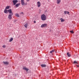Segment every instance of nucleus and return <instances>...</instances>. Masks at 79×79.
I'll use <instances>...</instances> for the list:
<instances>
[{"label": "nucleus", "instance_id": "423d86ee", "mask_svg": "<svg viewBox=\"0 0 79 79\" xmlns=\"http://www.w3.org/2000/svg\"><path fill=\"white\" fill-rule=\"evenodd\" d=\"M13 3L14 5H15L16 3L18 2V0H14L13 1Z\"/></svg>", "mask_w": 79, "mask_h": 79}, {"label": "nucleus", "instance_id": "dca6fc26", "mask_svg": "<svg viewBox=\"0 0 79 79\" xmlns=\"http://www.w3.org/2000/svg\"><path fill=\"white\" fill-rule=\"evenodd\" d=\"M10 8V6H7L6 7V10L8 9H9V8Z\"/></svg>", "mask_w": 79, "mask_h": 79}, {"label": "nucleus", "instance_id": "a211bd4d", "mask_svg": "<svg viewBox=\"0 0 79 79\" xmlns=\"http://www.w3.org/2000/svg\"><path fill=\"white\" fill-rule=\"evenodd\" d=\"M67 55L69 56V57H70L71 56V54L69 53V52H68L67 53Z\"/></svg>", "mask_w": 79, "mask_h": 79}, {"label": "nucleus", "instance_id": "0eeeda50", "mask_svg": "<svg viewBox=\"0 0 79 79\" xmlns=\"http://www.w3.org/2000/svg\"><path fill=\"white\" fill-rule=\"evenodd\" d=\"M37 6L38 7H40L41 6V4L40 2L38 1L37 2Z\"/></svg>", "mask_w": 79, "mask_h": 79}, {"label": "nucleus", "instance_id": "393cba45", "mask_svg": "<svg viewBox=\"0 0 79 79\" xmlns=\"http://www.w3.org/2000/svg\"><path fill=\"white\" fill-rule=\"evenodd\" d=\"M26 2H29L30 1V0H26Z\"/></svg>", "mask_w": 79, "mask_h": 79}, {"label": "nucleus", "instance_id": "f3484780", "mask_svg": "<svg viewBox=\"0 0 79 79\" xmlns=\"http://www.w3.org/2000/svg\"><path fill=\"white\" fill-rule=\"evenodd\" d=\"M3 63L5 64H9V62H3Z\"/></svg>", "mask_w": 79, "mask_h": 79}, {"label": "nucleus", "instance_id": "39448f33", "mask_svg": "<svg viewBox=\"0 0 79 79\" xmlns=\"http://www.w3.org/2000/svg\"><path fill=\"white\" fill-rule=\"evenodd\" d=\"M13 14H10L9 15L8 18L9 19H12V16H13Z\"/></svg>", "mask_w": 79, "mask_h": 79}, {"label": "nucleus", "instance_id": "6ab92c4d", "mask_svg": "<svg viewBox=\"0 0 79 79\" xmlns=\"http://www.w3.org/2000/svg\"><path fill=\"white\" fill-rule=\"evenodd\" d=\"M41 66L42 67H46V65L45 64H42L41 65Z\"/></svg>", "mask_w": 79, "mask_h": 79}, {"label": "nucleus", "instance_id": "1a4fd4ad", "mask_svg": "<svg viewBox=\"0 0 79 79\" xmlns=\"http://www.w3.org/2000/svg\"><path fill=\"white\" fill-rule=\"evenodd\" d=\"M4 13L7 14V13H8V10H7L6 9H5L4 11Z\"/></svg>", "mask_w": 79, "mask_h": 79}, {"label": "nucleus", "instance_id": "4be33fe9", "mask_svg": "<svg viewBox=\"0 0 79 79\" xmlns=\"http://www.w3.org/2000/svg\"><path fill=\"white\" fill-rule=\"evenodd\" d=\"M55 52V50H53L51 51L50 52V53H53V52Z\"/></svg>", "mask_w": 79, "mask_h": 79}, {"label": "nucleus", "instance_id": "5701e85b", "mask_svg": "<svg viewBox=\"0 0 79 79\" xmlns=\"http://www.w3.org/2000/svg\"><path fill=\"white\" fill-rule=\"evenodd\" d=\"M2 48H5L6 47V45H4L3 46H2Z\"/></svg>", "mask_w": 79, "mask_h": 79}, {"label": "nucleus", "instance_id": "f03ea898", "mask_svg": "<svg viewBox=\"0 0 79 79\" xmlns=\"http://www.w3.org/2000/svg\"><path fill=\"white\" fill-rule=\"evenodd\" d=\"M47 27V24L44 23L42 24L41 26V27Z\"/></svg>", "mask_w": 79, "mask_h": 79}, {"label": "nucleus", "instance_id": "6e6552de", "mask_svg": "<svg viewBox=\"0 0 79 79\" xmlns=\"http://www.w3.org/2000/svg\"><path fill=\"white\" fill-rule=\"evenodd\" d=\"M23 69H24V70H25V71H26L27 72L28 71H29V69L26 68V67H23Z\"/></svg>", "mask_w": 79, "mask_h": 79}, {"label": "nucleus", "instance_id": "20e7f679", "mask_svg": "<svg viewBox=\"0 0 79 79\" xmlns=\"http://www.w3.org/2000/svg\"><path fill=\"white\" fill-rule=\"evenodd\" d=\"M8 12H9V14H13V12H12V10L11 9H9L7 10Z\"/></svg>", "mask_w": 79, "mask_h": 79}, {"label": "nucleus", "instance_id": "f257e3e1", "mask_svg": "<svg viewBox=\"0 0 79 79\" xmlns=\"http://www.w3.org/2000/svg\"><path fill=\"white\" fill-rule=\"evenodd\" d=\"M42 21H45L47 19V17L44 14H42L41 16Z\"/></svg>", "mask_w": 79, "mask_h": 79}, {"label": "nucleus", "instance_id": "9d476101", "mask_svg": "<svg viewBox=\"0 0 79 79\" xmlns=\"http://www.w3.org/2000/svg\"><path fill=\"white\" fill-rule=\"evenodd\" d=\"M64 15H66L67 14H69V12H68V11H64Z\"/></svg>", "mask_w": 79, "mask_h": 79}, {"label": "nucleus", "instance_id": "412c9836", "mask_svg": "<svg viewBox=\"0 0 79 79\" xmlns=\"http://www.w3.org/2000/svg\"><path fill=\"white\" fill-rule=\"evenodd\" d=\"M73 63L74 64H78V62L77 61H74V62H73Z\"/></svg>", "mask_w": 79, "mask_h": 79}, {"label": "nucleus", "instance_id": "2eb2a0df", "mask_svg": "<svg viewBox=\"0 0 79 79\" xmlns=\"http://www.w3.org/2000/svg\"><path fill=\"white\" fill-rule=\"evenodd\" d=\"M28 26V24L26 23L24 25V27H26V28H27V27Z\"/></svg>", "mask_w": 79, "mask_h": 79}, {"label": "nucleus", "instance_id": "9b49d317", "mask_svg": "<svg viewBox=\"0 0 79 79\" xmlns=\"http://www.w3.org/2000/svg\"><path fill=\"white\" fill-rule=\"evenodd\" d=\"M56 2L57 4H59L61 2V0H56Z\"/></svg>", "mask_w": 79, "mask_h": 79}, {"label": "nucleus", "instance_id": "bb28decb", "mask_svg": "<svg viewBox=\"0 0 79 79\" xmlns=\"http://www.w3.org/2000/svg\"><path fill=\"white\" fill-rule=\"evenodd\" d=\"M77 67H79V66L77 65Z\"/></svg>", "mask_w": 79, "mask_h": 79}, {"label": "nucleus", "instance_id": "ddd939ff", "mask_svg": "<svg viewBox=\"0 0 79 79\" xmlns=\"http://www.w3.org/2000/svg\"><path fill=\"white\" fill-rule=\"evenodd\" d=\"M19 5H20V3H19L18 4H17L16 5H15V6L16 7H18V6H19Z\"/></svg>", "mask_w": 79, "mask_h": 79}, {"label": "nucleus", "instance_id": "b1692460", "mask_svg": "<svg viewBox=\"0 0 79 79\" xmlns=\"http://www.w3.org/2000/svg\"><path fill=\"white\" fill-rule=\"evenodd\" d=\"M70 32H71V33H74V32L73 31H70Z\"/></svg>", "mask_w": 79, "mask_h": 79}, {"label": "nucleus", "instance_id": "4468645a", "mask_svg": "<svg viewBox=\"0 0 79 79\" xmlns=\"http://www.w3.org/2000/svg\"><path fill=\"white\" fill-rule=\"evenodd\" d=\"M60 20L61 21V22H64L65 21V20L64 19H63V18H61L60 19Z\"/></svg>", "mask_w": 79, "mask_h": 79}, {"label": "nucleus", "instance_id": "7ed1b4c3", "mask_svg": "<svg viewBox=\"0 0 79 79\" xmlns=\"http://www.w3.org/2000/svg\"><path fill=\"white\" fill-rule=\"evenodd\" d=\"M21 3L22 5H27V4H25L24 3V0H21Z\"/></svg>", "mask_w": 79, "mask_h": 79}, {"label": "nucleus", "instance_id": "aec40b11", "mask_svg": "<svg viewBox=\"0 0 79 79\" xmlns=\"http://www.w3.org/2000/svg\"><path fill=\"white\" fill-rule=\"evenodd\" d=\"M15 16H17V17H19V14H18V13H17L15 14Z\"/></svg>", "mask_w": 79, "mask_h": 79}, {"label": "nucleus", "instance_id": "a878e982", "mask_svg": "<svg viewBox=\"0 0 79 79\" xmlns=\"http://www.w3.org/2000/svg\"><path fill=\"white\" fill-rule=\"evenodd\" d=\"M34 23H36V22H35V21H34Z\"/></svg>", "mask_w": 79, "mask_h": 79}, {"label": "nucleus", "instance_id": "f8f14e48", "mask_svg": "<svg viewBox=\"0 0 79 79\" xmlns=\"http://www.w3.org/2000/svg\"><path fill=\"white\" fill-rule=\"evenodd\" d=\"M13 37H12L9 40V42H11L13 41Z\"/></svg>", "mask_w": 79, "mask_h": 79}]
</instances>
